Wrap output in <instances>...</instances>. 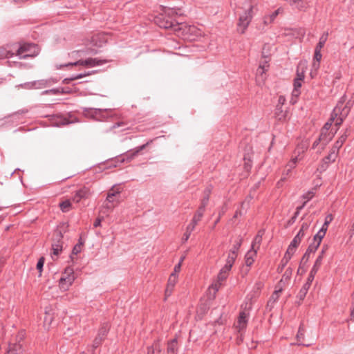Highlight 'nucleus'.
<instances>
[{
	"label": "nucleus",
	"mask_w": 354,
	"mask_h": 354,
	"mask_svg": "<svg viewBox=\"0 0 354 354\" xmlns=\"http://www.w3.org/2000/svg\"><path fill=\"white\" fill-rule=\"evenodd\" d=\"M162 11L153 18L156 25L161 28L171 29L174 31L181 29L180 27L183 23L180 19L181 14H178L175 8L164 7Z\"/></svg>",
	"instance_id": "f257e3e1"
},
{
	"label": "nucleus",
	"mask_w": 354,
	"mask_h": 354,
	"mask_svg": "<svg viewBox=\"0 0 354 354\" xmlns=\"http://www.w3.org/2000/svg\"><path fill=\"white\" fill-rule=\"evenodd\" d=\"M153 142V140H149L147 141L145 144L140 145L138 147H136L133 149L128 151L126 153L123 155L122 157L116 158L114 159H111L105 161L104 163H102L103 165L105 166L104 168H112V167H116L118 165V163L127 162H131L133 159H134L140 152L147 148L148 145H149Z\"/></svg>",
	"instance_id": "f03ea898"
},
{
	"label": "nucleus",
	"mask_w": 354,
	"mask_h": 354,
	"mask_svg": "<svg viewBox=\"0 0 354 354\" xmlns=\"http://www.w3.org/2000/svg\"><path fill=\"white\" fill-rule=\"evenodd\" d=\"M109 61L107 59H102L99 58H88L86 59H80L75 62H68L65 64L56 65L57 69H62L64 67H72L74 66H96L102 65L109 62Z\"/></svg>",
	"instance_id": "7ed1b4c3"
},
{
	"label": "nucleus",
	"mask_w": 354,
	"mask_h": 354,
	"mask_svg": "<svg viewBox=\"0 0 354 354\" xmlns=\"http://www.w3.org/2000/svg\"><path fill=\"white\" fill-rule=\"evenodd\" d=\"M38 54V46L32 43L21 44L17 50L16 55L21 58L26 59L34 57Z\"/></svg>",
	"instance_id": "20e7f679"
},
{
	"label": "nucleus",
	"mask_w": 354,
	"mask_h": 354,
	"mask_svg": "<svg viewBox=\"0 0 354 354\" xmlns=\"http://www.w3.org/2000/svg\"><path fill=\"white\" fill-rule=\"evenodd\" d=\"M63 237L64 235L62 230L57 229L55 231L51 243V249L53 250L51 257L53 259V256H59L63 250Z\"/></svg>",
	"instance_id": "39448f33"
},
{
	"label": "nucleus",
	"mask_w": 354,
	"mask_h": 354,
	"mask_svg": "<svg viewBox=\"0 0 354 354\" xmlns=\"http://www.w3.org/2000/svg\"><path fill=\"white\" fill-rule=\"evenodd\" d=\"M252 9H253V6H250V7L239 17V20H238V23H237V30L241 34L245 33L247 28L248 27L250 23L252 21Z\"/></svg>",
	"instance_id": "423d86ee"
},
{
	"label": "nucleus",
	"mask_w": 354,
	"mask_h": 354,
	"mask_svg": "<svg viewBox=\"0 0 354 354\" xmlns=\"http://www.w3.org/2000/svg\"><path fill=\"white\" fill-rule=\"evenodd\" d=\"M110 330V325L108 322L103 323L98 330L97 336L93 340L92 344V353H93L95 349L100 346L103 341L106 339L109 331Z\"/></svg>",
	"instance_id": "0eeeda50"
},
{
	"label": "nucleus",
	"mask_w": 354,
	"mask_h": 354,
	"mask_svg": "<svg viewBox=\"0 0 354 354\" xmlns=\"http://www.w3.org/2000/svg\"><path fill=\"white\" fill-rule=\"evenodd\" d=\"M50 125L53 127H59L62 126L68 125L69 124L77 122V120H71V115L64 116L61 114H55L48 115Z\"/></svg>",
	"instance_id": "6e6552de"
},
{
	"label": "nucleus",
	"mask_w": 354,
	"mask_h": 354,
	"mask_svg": "<svg viewBox=\"0 0 354 354\" xmlns=\"http://www.w3.org/2000/svg\"><path fill=\"white\" fill-rule=\"evenodd\" d=\"M315 274L310 272L306 282L303 285L297 295V297L299 299V300L302 301L306 297V295L311 286V283L315 279Z\"/></svg>",
	"instance_id": "1a4fd4ad"
},
{
	"label": "nucleus",
	"mask_w": 354,
	"mask_h": 354,
	"mask_svg": "<svg viewBox=\"0 0 354 354\" xmlns=\"http://www.w3.org/2000/svg\"><path fill=\"white\" fill-rule=\"evenodd\" d=\"M90 195V189L86 187H83L75 192L72 199L73 202L77 203H80L82 199L88 198Z\"/></svg>",
	"instance_id": "9d476101"
},
{
	"label": "nucleus",
	"mask_w": 354,
	"mask_h": 354,
	"mask_svg": "<svg viewBox=\"0 0 354 354\" xmlns=\"http://www.w3.org/2000/svg\"><path fill=\"white\" fill-rule=\"evenodd\" d=\"M328 245H326V244L323 245L322 250L319 252V254L318 255V257H317L313 268H311L310 272L314 273L315 274H317V271L319 270V269L322 263V260H323L324 254L326 252V250H328Z\"/></svg>",
	"instance_id": "9b49d317"
},
{
	"label": "nucleus",
	"mask_w": 354,
	"mask_h": 354,
	"mask_svg": "<svg viewBox=\"0 0 354 354\" xmlns=\"http://www.w3.org/2000/svg\"><path fill=\"white\" fill-rule=\"evenodd\" d=\"M177 282V275L175 273H171L169 277L167 288L165 289V297L170 296L173 292L174 288Z\"/></svg>",
	"instance_id": "f8f14e48"
},
{
	"label": "nucleus",
	"mask_w": 354,
	"mask_h": 354,
	"mask_svg": "<svg viewBox=\"0 0 354 354\" xmlns=\"http://www.w3.org/2000/svg\"><path fill=\"white\" fill-rule=\"evenodd\" d=\"M345 98V95L342 96L335 106H339V116L344 119L347 117L350 110V106L348 105V104L344 105Z\"/></svg>",
	"instance_id": "ddd939ff"
},
{
	"label": "nucleus",
	"mask_w": 354,
	"mask_h": 354,
	"mask_svg": "<svg viewBox=\"0 0 354 354\" xmlns=\"http://www.w3.org/2000/svg\"><path fill=\"white\" fill-rule=\"evenodd\" d=\"M248 315L244 311H241L239 313V315L238 317L237 326H236V328H238V331L239 333H241L242 330H243L246 328L247 323H248Z\"/></svg>",
	"instance_id": "4468645a"
},
{
	"label": "nucleus",
	"mask_w": 354,
	"mask_h": 354,
	"mask_svg": "<svg viewBox=\"0 0 354 354\" xmlns=\"http://www.w3.org/2000/svg\"><path fill=\"white\" fill-rule=\"evenodd\" d=\"M75 280L74 276H66L60 278L59 281V286L61 289L66 290L69 286L72 285Z\"/></svg>",
	"instance_id": "2eb2a0df"
},
{
	"label": "nucleus",
	"mask_w": 354,
	"mask_h": 354,
	"mask_svg": "<svg viewBox=\"0 0 354 354\" xmlns=\"http://www.w3.org/2000/svg\"><path fill=\"white\" fill-rule=\"evenodd\" d=\"M107 109H94V108H84L83 112L84 115L91 116V118H97L102 115L103 112L106 111Z\"/></svg>",
	"instance_id": "dca6fc26"
},
{
	"label": "nucleus",
	"mask_w": 354,
	"mask_h": 354,
	"mask_svg": "<svg viewBox=\"0 0 354 354\" xmlns=\"http://www.w3.org/2000/svg\"><path fill=\"white\" fill-rule=\"evenodd\" d=\"M317 249L318 248L315 246V243H311L301 258V264H307L311 253L315 252Z\"/></svg>",
	"instance_id": "f3484780"
},
{
	"label": "nucleus",
	"mask_w": 354,
	"mask_h": 354,
	"mask_svg": "<svg viewBox=\"0 0 354 354\" xmlns=\"http://www.w3.org/2000/svg\"><path fill=\"white\" fill-rule=\"evenodd\" d=\"M294 254L295 253H292L291 251H289L288 250H286L283 257L281 260L280 264L279 265V266L277 268V272L279 273L282 272L284 268L286 267V266L287 265L288 261L290 260V259L292 258V257Z\"/></svg>",
	"instance_id": "a211bd4d"
},
{
	"label": "nucleus",
	"mask_w": 354,
	"mask_h": 354,
	"mask_svg": "<svg viewBox=\"0 0 354 354\" xmlns=\"http://www.w3.org/2000/svg\"><path fill=\"white\" fill-rule=\"evenodd\" d=\"M6 352L9 354H21L24 352L23 345L19 342L9 344Z\"/></svg>",
	"instance_id": "6ab92c4d"
},
{
	"label": "nucleus",
	"mask_w": 354,
	"mask_h": 354,
	"mask_svg": "<svg viewBox=\"0 0 354 354\" xmlns=\"http://www.w3.org/2000/svg\"><path fill=\"white\" fill-rule=\"evenodd\" d=\"M178 340L177 338H174L169 341L167 343V354H177L178 353Z\"/></svg>",
	"instance_id": "aec40b11"
},
{
	"label": "nucleus",
	"mask_w": 354,
	"mask_h": 354,
	"mask_svg": "<svg viewBox=\"0 0 354 354\" xmlns=\"http://www.w3.org/2000/svg\"><path fill=\"white\" fill-rule=\"evenodd\" d=\"M326 233V228H321L314 236L313 243H315V246L319 247L321 242Z\"/></svg>",
	"instance_id": "412c9836"
},
{
	"label": "nucleus",
	"mask_w": 354,
	"mask_h": 354,
	"mask_svg": "<svg viewBox=\"0 0 354 354\" xmlns=\"http://www.w3.org/2000/svg\"><path fill=\"white\" fill-rule=\"evenodd\" d=\"M321 50H322V48H316V47L315 48V53H314V57H313V66L315 69L319 68V66H320L319 62H320V61L322 59V53H321Z\"/></svg>",
	"instance_id": "4be33fe9"
},
{
	"label": "nucleus",
	"mask_w": 354,
	"mask_h": 354,
	"mask_svg": "<svg viewBox=\"0 0 354 354\" xmlns=\"http://www.w3.org/2000/svg\"><path fill=\"white\" fill-rule=\"evenodd\" d=\"M120 191H115L113 188H112L107 194L106 201L109 203H114V202H118V197L120 196Z\"/></svg>",
	"instance_id": "5701e85b"
},
{
	"label": "nucleus",
	"mask_w": 354,
	"mask_h": 354,
	"mask_svg": "<svg viewBox=\"0 0 354 354\" xmlns=\"http://www.w3.org/2000/svg\"><path fill=\"white\" fill-rule=\"evenodd\" d=\"M236 257H237V254H234V252H229L228 257L226 260V263L224 266L225 270H231Z\"/></svg>",
	"instance_id": "b1692460"
},
{
	"label": "nucleus",
	"mask_w": 354,
	"mask_h": 354,
	"mask_svg": "<svg viewBox=\"0 0 354 354\" xmlns=\"http://www.w3.org/2000/svg\"><path fill=\"white\" fill-rule=\"evenodd\" d=\"M280 11H281V8H278L277 10L274 11L271 15L265 16L263 18V24L265 25H268V24L272 23L274 21V19H276V17L278 16V15L279 14Z\"/></svg>",
	"instance_id": "393cba45"
},
{
	"label": "nucleus",
	"mask_w": 354,
	"mask_h": 354,
	"mask_svg": "<svg viewBox=\"0 0 354 354\" xmlns=\"http://www.w3.org/2000/svg\"><path fill=\"white\" fill-rule=\"evenodd\" d=\"M286 111H284L281 105H277L275 108L274 115L277 120H283L286 118Z\"/></svg>",
	"instance_id": "a878e982"
},
{
	"label": "nucleus",
	"mask_w": 354,
	"mask_h": 354,
	"mask_svg": "<svg viewBox=\"0 0 354 354\" xmlns=\"http://www.w3.org/2000/svg\"><path fill=\"white\" fill-rule=\"evenodd\" d=\"M69 91H65L64 88H52L49 90L44 91L41 94L42 95H59V94H66L68 93Z\"/></svg>",
	"instance_id": "bb28decb"
},
{
	"label": "nucleus",
	"mask_w": 354,
	"mask_h": 354,
	"mask_svg": "<svg viewBox=\"0 0 354 354\" xmlns=\"http://www.w3.org/2000/svg\"><path fill=\"white\" fill-rule=\"evenodd\" d=\"M301 239H299V236L297 237L296 236L293 238L292 241L290 242V245L288 247V249L289 251H291L292 253H295L297 247L301 243Z\"/></svg>",
	"instance_id": "cd10ccee"
},
{
	"label": "nucleus",
	"mask_w": 354,
	"mask_h": 354,
	"mask_svg": "<svg viewBox=\"0 0 354 354\" xmlns=\"http://www.w3.org/2000/svg\"><path fill=\"white\" fill-rule=\"evenodd\" d=\"M261 241L262 238H261L260 236H255L251 245V250H254V254H257V250L259 249Z\"/></svg>",
	"instance_id": "c85d7f7f"
},
{
	"label": "nucleus",
	"mask_w": 354,
	"mask_h": 354,
	"mask_svg": "<svg viewBox=\"0 0 354 354\" xmlns=\"http://www.w3.org/2000/svg\"><path fill=\"white\" fill-rule=\"evenodd\" d=\"M281 292V288H280L279 290H274L268 301V306H272L274 302H276L279 299V293Z\"/></svg>",
	"instance_id": "c756f323"
},
{
	"label": "nucleus",
	"mask_w": 354,
	"mask_h": 354,
	"mask_svg": "<svg viewBox=\"0 0 354 354\" xmlns=\"http://www.w3.org/2000/svg\"><path fill=\"white\" fill-rule=\"evenodd\" d=\"M257 254H254V250H252H252H250L247 252L245 256V265L247 266L250 267L253 264L254 261V257Z\"/></svg>",
	"instance_id": "7c9ffc66"
},
{
	"label": "nucleus",
	"mask_w": 354,
	"mask_h": 354,
	"mask_svg": "<svg viewBox=\"0 0 354 354\" xmlns=\"http://www.w3.org/2000/svg\"><path fill=\"white\" fill-rule=\"evenodd\" d=\"M334 135L335 133L332 132L327 131V133H326L324 137H323L322 140V149H323L328 145V143L333 139Z\"/></svg>",
	"instance_id": "2f4dec72"
},
{
	"label": "nucleus",
	"mask_w": 354,
	"mask_h": 354,
	"mask_svg": "<svg viewBox=\"0 0 354 354\" xmlns=\"http://www.w3.org/2000/svg\"><path fill=\"white\" fill-rule=\"evenodd\" d=\"M304 329L302 327V326H300L298 329V332L296 335V339L297 341L298 344L299 345H304L303 343V341L304 339Z\"/></svg>",
	"instance_id": "473e14b6"
},
{
	"label": "nucleus",
	"mask_w": 354,
	"mask_h": 354,
	"mask_svg": "<svg viewBox=\"0 0 354 354\" xmlns=\"http://www.w3.org/2000/svg\"><path fill=\"white\" fill-rule=\"evenodd\" d=\"M119 127H122V129L120 131H124L125 130H127L129 129V127L128 126V124L125 122H116L113 125H112L109 130L111 131V130H113L116 128H119Z\"/></svg>",
	"instance_id": "72a5a7b5"
},
{
	"label": "nucleus",
	"mask_w": 354,
	"mask_h": 354,
	"mask_svg": "<svg viewBox=\"0 0 354 354\" xmlns=\"http://www.w3.org/2000/svg\"><path fill=\"white\" fill-rule=\"evenodd\" d=\"M71 205V203L69 200L64 201L61 202L59 205L61 210L63 212H68L70 210Z\"/></svg>",
	"instance_id": "f704fd0d"
},
{
	"label": "nucleus",
	"mask_w": 354,
	"mask_h": 354,
	"mask_svg": "<svg viewBox=\"0 0 354 354\" xmlns=\"http://www.w3.org/2000/svg\"><path fill=\"white\" fill-rule=\"evenodd\" d=\"M328 36V32H324L322 34V35L320 37L319 42L317 43V44L316 45L315 47L318 48H322L324 46V45L327 41Z\"/></svg>",
	"instance_id": "c9c22d12"
},
{
	"label": "nucleus",
	"mask_w": 354,
	"mask_h": 354,
	"mask_svg": "<svg viewBox=\"0 0 354 354\" xmlns=\"http://www.w3.org/2000/svg\"><path fill=\"white\" fill-rule=\"evenodd\" d=\"M230 271V270H225V266L223 268H221L217 277L218 281L220 282V283L227 279L228 272Z\"/></svg>",
	"instance_id": "e433bc0d"
},
{
	"label": "nucleus",
	"mask_w": 354,
	"mask_h": 354,
	"mask_svg": "<svg viewBox=\"0 0 354 354\" xmlns=\"http://www.w3.org/2000/svg\"><path fill=\"white\" fill-rule=\"evenodd\" d=\"M85 74H77L73 75L70 77H67L63 80L62 83L64 84H69L71 81L76 80L84 77Z\"/></svg>",
	"instance_id": "4c0bfd02"
},
{
	"label": "nucleus",
	"mask_w": 354,
	"mask_h": 354,
	"mask_svg": "<svg viewBox=\"0 0 354 354\" xmlns=\"http://www.w3.org/2000/svg\"><path fill=\"white\" fill-rule=\"evenodd\" d=\"M352 131L351 127H349L346 129L344 133L339 138L338 141L341 142V143L344 144L347 138L351 135Z\"/></svg>",
	"instance_id": "58836bf2"
},
{
	"label": "nucleus",
	"mask_w": 354,
	"mask_h": 354,
	"mask_svg": "<svg viewBox=\"0 0 354 354\" xmlns=\"http://www.w3.org/2000/svg\"><path fill=\"white\" fill-rule=\"evenodd\" d=\"M44 262H45V258L44 257H41L39 259V260L37 263L36 268L39 272V277L41 276V272L43 271V267L44 265Z\"/></svg>",
	"instance_id": "ea45409f"
},
{
	"label": "nucleus",
	"mask_w": 354,
	"mask_h": 354,
	"mask_svg": "<svg viewBox=\"0 0 354 354\" xmlns=\"http://www.w3.org/2000/svg\"><path fill=\"white\" fill-rule=\"evenodd\" d=\"M35 89H39L48 86V83L46 80H40L34 81Z\"/></svg>",
	"instance_id": "a19ab883"
},
{
	"label": "nucleus",
	"mask_w": 354,
	"mask_h": 354,
	"mask_svg": "<svg viewBox=\"0 0 354 354\" xmlns=\"http://www.w3.org/2000/svg\"><path fill=\"white\" fill-rule=\"evenodd\" d=\"M212 187L211 185L207 186L203 192V197L202 198L205 202H209V196L212 192Z\"/></svg>",
	"instance_id": "79ce46f5"
},
{
	"label": "nucleus",
	"mask_w": 354,
	"mask_h": 354,
	"mask_svg": "<svg viewBox=\"0 0 354 354\" xmlns=\"http://www.w3.org/2000/svg\"><path fill=\"white\" fill-rule=\"evenodd\" d=\"M292 270L291 268H288L283 275L282 276V279H281V281H279V283H281L283 282V281H288L290 280V277H291V275H292Z\"/></svg>",
	"instance_id": "37998d69"
},
{
	"label": "nucleus",
	"mask_w": 354,
	"mask_h": 354,
	"mask_svg": "<svg viewBox=\"0 0 354 354\" xmlns=\"http://www.w3.org/2000/svg\"><path fill=\"white\" fill-rule=\"evenodd\" d=\"M339 106H335L330 114V118H329V120H331L332 122H334L335 120H336L339 116Z\"/></svg>",
	"instance_id": "c03bdc74"
},
{
	"label": "nucleus",
	"mask_w": 354,
	"mask_h": 354,
	"mask_svg": "<svg viewBox=\"0 0 354 354\" xmlns=\"http://www.w3.org/2000/svg\"><path fill=\"white\" fill-rule=\"evenodd\" d=\"M333 122H332L331 120H328L324 125V127H322V129H321V133L320 134L322 135V136H324L326 133H327V131H329L330 128L332 126V124H333Z\"/></svg>",
	"instance_id": "a18cd8bd"
},
{
	"label": "nucleus",
	"mask_w": 354,
	"mask_h": 354,
	"mask_svg": "<svg viewBox=\"0 0 354 354\" xmlns=\"http://www.w3.org/2000/svg\"><path fill=\"white\" fill-rule=\"evenodd\" d=\"M243 239H239L236 243L233 245L232 248L230 250V252H234V254H237L238 251L241 246Z\"/></svg>",
	"instance_id": "49530a36"
},
{
	"label": "nucleus",
	"mask_w": 354,
	"mask_h": 354,
	"mask_svg": "<svg viewBox=\"0 0 354 354\" xmlns=\"http://www.w3.org/2000/svg\"><path fill=\"white\" fill-rule=\"evenodd\" d=\"M80 252H81V248L79 246V245H75L72 250V252L70 255V259L73 263L74 262V257L73 256L78 254L79 253H80Z\"/></svg>",
	"instance_id": "de8ad7c7"
},
{
	"label": "nucleus",
	"mask_w": 354,
	"mask_h": 354,
	"mask_svg": "<svg viewBox=\"0 0 354 354\" xmlns=\"http://www.w3.org/2000/svg\"><path fill=\"white\" fill-rule=\"evenodd\" d=\"M341 142L337 140L335 144L333 145V147L331 148L330 149V152L335 155L337 154L338 150L342 147V146L343 145L342 143H341Z\"/></svg>",
	"instance_id": "09e8293b"
},
{
	"label": "nucleus",
	"mask_w": 354,
	"mask_h": 354,
	"mask_svg": "<svg viewBox=\"0 0 354 354\" xmlns=\"http://www.w3.org/2000/svg\"><path fill=\"white\" fill-rule=\"evenodd\" d=\"M299 215V213L298 212V211H295L293 216L287 221L286 227H290L292 225H293L295 223V222L296 221Z\"/></svg>",
	"instance_id": "8fccbe9b"
},
{
	"label": "nucleus",
	"mask_w": 354,
	"mask_h": 354,
	"mask_svg": "<svg viewBox=\"0 0 354 354\" xmlns=\"http://www.w3.org/2000/svg\"><path fill=\"white\" fill-rule=\"evenodd\" d=\"M199 221L196 219L192 218L191 221V223L187 225V230H188V232H192L195 229L196 225Z\"/></svg>",
	"instance_id": "3c124183"
},
{
	"label": "nucleus",
	"mask_w": 354,
	"mask_h": 354,
	"mask_svg": "<svg viewBox=\"0 0 354 354\" xmlns=\"http://www.w3.org/2000/svg\"><path fill=\"white\" fill-rule=\"evenodd\" d=\"M335 157H336V155L330 152V153L328 156H326V157H324L323 158V160H324V162H326V163H328L329 165L330 162H334L335 160Z\"/></svg>",
	"instance_id": "603ef678"
},
{
	"label": "nucleus",
	"mask_w": 354,
	"mask_h": 354,
	"mask_svg": "<svg viewBox=\"0 0 354 354\" xmlns=\"http://www.w3.org/2000/svg\"><path fill=\"white\" fill-rule=\"evenodd\" d=\"M315 196V192L311 190V191H308V192H306V194H303L301 196V197L304 198V199H306V201H310V199H312L313 198V196Z\"/></svg>",
	"instance_id": "864d4df0"
},
{
	"label": "nucleus",
	"mask_w": 354,
	"mask_h": 354,
	"mask_svg": "<svg viewBox=\"0 0 354 354\" xmlns=\"http://www.w3.org/2000/svg\"><path fill=\"white\" fill-rule=\"evenodd\" d=\"M21 87L25 89H35L34 81L30 82H26L20 85Z\"/></svg>",
	"instance_id": "5fc2aeb1"
},
{
	"label": "nucleus",
	"mask_w": 354,
	"mask_h": 354,
	"mask_svg": "<svg viewBox=\"0 0 354 354\" xmlns=\"http://www.w3.org/2000/svg\"><path fill=\"white\" fill-rule=\"evenodd\" d=\"M204 212H205L204 211L201 210L200 209H198V210L194 214L193 218L196 219L197 221H200L201 218L203 216Z\"/></svg>",
	"instance_id": "6e6d98bb"
},
{
	"label": "nucleus",
	"mask_w": 354,
	"mask_h": 354,
	"mask_svg": "<svg viewBox=\"0 0 354 354\" xmlns=\"http://www.w3.org/2000/svg\"><path fill=\"white\" fill-rule=\"evenodd\" d=\"M301 77H295L294 80V88H300L301 87Z\"/></svg>",
	"instance_id": "4d7b16f0"
},
{
	"label": "nucleus",
	"mask_w": 354,
	"mask_h": 354,
	"mask_svg": "<svg viewBox=\"0 0 354 354\" xmlns=\"http://www.w3.org/2000/svg\"><path fill=\"white\" fill-rule=\"evenodd\" d=\"M307 264H301V261H300L299 268L297 270V274H303L306 272V266Z\"/></svg>",
	"instance_id": "13d9d810"
},
{
	"label": "nucleus",
	"mask_w": 354,
	"mask_h": 354,
	"mask_svg": "<svg viewBox=\"0 0 354 354\" xmlns=\"http://www.w3.org/2000/svg\"><path fill=\"white\" fill-rule=\"evenodd\" d=\"M328 167V164L324 162V160L322 159V163L319 165L318 170L320 172L324 171L326 170V169Z\"/></svg>",
	"instance_id": "bf43d9fd"
},
{
	"label": "nucleus",
	"mask_w": 354,
	"mask_h": 354,
	"mask_svg": "<svg viewBox=\"0 0 354 354\" xmlns=\"http://www.w3.org/2000/svg\"><path fill=\"white\" fill-rule=\"evenodd\" d=\"M8 57V50L4 47L0 48V59H4Z\"/></svg>",
	"instance_id": "052dcab7"
},
{
	"label": "nucleus",
	"mask_w": 354,
	"mask_h": 354,
	"mask_svg": "<svg viewBox=\"0 0 354 354\" xmlns=\"http://www.w3.org/2000/svg\"><path fill=\"white\" fill-rule=\"evenodd\" d=\"M324 136L322 134L319 135V138L315 140L313 144L312 148L315 149L319 144L322 145V140Z\"/></svg>",
	"instance_id": "680f3d73"
},
{
	"label": "nucleus",
	"mask_w": 354,
	"mask_h": 354,
	"mask_svg": "<svg viewBox=\"0 0 354 354\" xmlns=\"http://www.w3.org/2000/svg\"><path fill=\"white\" fill-rule=\"evenodd\" d=\"M73 273H74V270L72 267L68 266L65 268L64 274H66V276H74Z\"/></svg>",
	"instance_id": "e2e57ef3"
},
{
	"label": "nucleus",
	"mask_w": 354,
	"mask_h": 354,
	"mask_svg": "<svg viewBox=\"0 0 354 354\" xmlns=\"http://www.w3.org/2000/svg\"><path fill=\"white\" fill-rule=\"evenodd\" d=\"M103 220H104V217H103V216H102V217H97V218L95 219V222H94V223H93V226H94V227H97L100 226V225H101V223H102V221Z\"/></svg>",
	"instance_id": "0e129e2a"
},
{
	"label": "nucleus",
	"mask_w": 354,
	"mask_h": 354,
	"mask_svg": "<svg viewBox=\"0 0 354 354\" xmlns=\"http://www.w3.org/2000/svg\"><path fill=\"white\" fill-rule=\"evenodd\" d=\"M25 333L24 331H21L17 336V342L21 343V342L24 339Z\"/></svg>",
	"instance_id": "69168bd1"
},
{
	"label": "nucleus",
	"mask_w": 354,
	"mask_h": 354,
	"mask_svg": "<svg viewBox=\"0 0 354 354\" xmlns=\"http://www.w3.org/2000/svg\"><path fill=\"white\" fill-rule=\"evenodd\" d=\"M267 71V68H266L265 65H260L259 68L257 69V73L262 75L265 72Z\"/></svg>",
	"instance_id": "338daca9"
},
{
	"label": "nucleus",
	"mask_w": 354,
	"mask_h": 354,
	"mask_svg": "<svg viewBox=\"0 0 354 354\" xmlns=\"http://www.w3.org/2000/svg\"><path fill=\"white\" fill-rule=\"evenodd\" d=\"M344 120V118H342V117L339 116V117H338L336 120H335V121H334V122H335V126H337V127L340 126V125L342 124V122H343Z\"/></svg>",
	"instance_id": "774afa93"
}]
</instances>
